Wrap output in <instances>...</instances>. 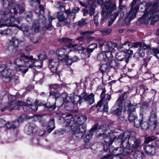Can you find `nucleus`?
<instances>
[{"label": "nucleus", "mask_w": 159, "mask_h": 159, "mask_svg": "<svg viewBox=\"0 0 159 159\" xmlns=\"http://www.w3.org/2000/svg\"><path fill=\"white\" fill-rule=\"evenodd\" d=\"M143 19L151 20V24H153L159 19V10L157 9V6L154 5L151 7L150 11L148 13H144L142 16Z\"/></svg>", "instance_id": "9"}, {"label": "nucleus", "mask_w": 159, "mask_h": 159, "mask_svg": "<svg viewBox=\"0 0 159 159\" xmlns=\"http://www.w3.org/2000/svg\"><path fill=\"white\" fill-rule=\"evenodd\" d=\"M57 18L58 20V21L60 22L65 21V23L68 24L69 22L66 20L67 17H66L64 16L62 12H58L57 16Z\"/></svg>", "instance_id": "35"}, {"label": "nucleus", "mask_w": 159, "mask_h": 159, "mask_svg": "<svg viewBox=\"0 0 159 159\" xmlns=\"http://www.w3.org/2000/svg\"><path fill=\"white\" fill-rule=\"evenodd\" d=\"M19 106H23V109L25 112L30 111V106L27 105L26 102L21 101H18L16 102V100L11 101L7 106H5L4 108L1 107L0 110L1 111H3L6 109H8L10 111L13 110H19L20 107Z\"/></svg>", "instance_id": "7"}, {"label": "nucleus", "mask_w": 159, "mask_h": 159, "mask_svg": "<svg viewBox=\"0 0 159 159\" xmlns=\"http://www.w3.org/2000/svg\"><path fill=\"white\" fill-rule=\"evenodd\" d=\"M106 90L104 88L100 95L101 99L98 102L96 107L99 111L107 112L108 111V102L111 98V95L106 94Z\"/></svg>", "instance_id": "6"}, {"label": "nucleus", "mask_w": 159, "mask_h": 159, "mask_svg": "<svg viewBox=\"0 0 159 159\" xmlns=\"http://www.w3.org/2000/svg\"><path fill=\"white\" fill-rule=\"evenodd\" d=\"M157 109L156 108H154L152 110L151 112V115L149 120L150 121L152 122V120L157 119V116L156 115Z\"/></svg>", "instance_id": "43"}, {"label": "nucleus", "mask_w": 159, "mask_h": 159, "mask_svg": "<svg viewBox=\"0 0 159 159\" xmlns=\"http://www.w3.org/2000/svg\"><path fill=\"white\" fill-rule=\"evenodd\" d=\"M145 153L149 155H153L156 153V149L155 146L152 145H145L143 147Z\"/></svg>", "instance_id": "25"}, {"label": "nucleus", "mask_w": 159, "mask_h": 159, "mask_svg": "<svg viewBox=\"0 0 159 159\" xmlns=\"http://www.w3.org/2000/svg\"><path fill=\"white\" fill-rule=\"evenodd\" d=\"M87 119L86 117L84 116H75L73 117L71 114H68L65 118L63 125L64 126L69 127V129H71L73 126V124L84 125V124L86 121Z\"/></svg>", "instance_id": "2"}, {"label": "nucleus", "mask_w": 159, "mask_h": 159, "mask_svg": "<svg viewBox=\"0 0 159 159\" xmlns=\"http://www.w3.org/2000/svg\"><path fill=\"white\" fill-rule=\"evenodd\" d=\"M80 9V8L79 7H75L71 11L72 15L74 16V17L73 18V19H74L75 18L74 16H75V14L78 13Z\"/></svg>", "instance_id": "61"}, {"label": "nucleus", "mask_w": 159, "mask_h": 159, "mask_svg": "<svg viewBox=\"0 0 159 159\" xmlns=\"http://www.w3.org/2000/svg\"><path fill=\"white\" fill-rule=\"evenodd\" d=\"M150 52L153 54L157 58L159 59V49L157 47L150 49Z\"/></svg>", "instance_id": "45"}, {"label": "nucleus", "mask_w": 159, "mask_h": 159, "mask_svg": "<svg viewBox=\"0 0 159 159\" xmlns=\"http://www.w3.org/2000/svg\"><path fill=\"white\" fill-rule=\"evenodd\" d=\"M86 126L84 125H77L73 128L72 131L74 134L73 137L74 139L78 140L83 136L86 132Z\"/></svg>", "instance_id": "13"}, {"label": "nucleus", "mask_w": 159, "mask_h": 159, "mask_svg": "<svg viewBox=\"0 0 159 159\" xmlns=\"http://www.w3.org/2000/svg\"><path fill=\"white\" fill-rule=\"evenodd\" d=\"M11 99V96H9L5 93L2 92L0 96V102L1 104L5 105V104L8 103L9 100Z\"/></svg>", "instance_id": "27"}, {"label": "nucleus", "mask_w": 159, "mask_h": 159, "mask_svg": "<svg viewBox=\"0 0 159 159\" xmlns=\"http://www.w3.org/2000/svg\"><path fill=\"white\" fill-rule=\"evenodd\" d=\"M94 33L93 31H87L82 32L81 34L84 35L85 43H89L90 40L93 39L92 36L88 35H91Z\"/></svg>", "instance_id": "30"}, {"label": "nucleus", "mask_w": 159, "mask_h": 159, "mask_svg": "<svg viewBox=\"0 0 159 159\" xmlns=\"http://www.w3.org/2000/svg\"><path fill=\"white\" fill-rule=\"evenodd\" d=\"M59 60L58 58H55L49 61V67L54 74L57 73V67L59 65Z\"/></svg>", "instance_id": "20"}, {"label": "nucleus", "mask_w": 159, "mask_h": 159, "mask_svg": "<svg viewBox=\"0 0 159 159\" xmlns=\"http://www.w3.org/2000/svg\"><path fill=\"white\" fill-rule=\"evenodd\" d=\"M97 137L101 139H103L105 143L104 145V150L105 152L109 150V148L110 145H111L114 141L116 139H119L118 138L117 139L112 138L109 136H107L105 134H99Z\"/></svg>", "instance_id": "15"}, {"label": "nucleus", "mask_w": 159, "mask_h": 159, "mask_svg": "<svg viewBox=\"0 0 159 159\" xmlns=\"http://www.w3.org/2000/svg\"><path fill=\"white\" fill-rule=\"evenodd\" d=\"M97 44L95 43H92L89 45L86 49V53L87 55V57H89L90 56V53L93 52L94 49L97 48Z\"/></svg>", "instance_id": "34"}, {"label": "nucleus", "mask_w": 159, "mask_h": 159, "mask_svg": "<svg viewBox=\"0 0 159 159\" xmlns=\"http://www.w3.org/2000/svg\"><path fill=\"white\" fill-rule=\"evenodd\" d=\"M62 87V86L61 84H54L52 85H50L49 88L51 89H61Z\"/></svg>", "instance_id": "58"}, {"label": "nucleus", "mask_w": 159, "mask_h": 159, "mask_svg": "<svg viewBox=\"0 0 159 159\" xmlns=\"http://www.w3.org/2000/svg\"><path fill=\"white\" fill-rule=\"evenodd\" d=\"M116 8L115 2H113L112 0H106L101 12L102 17L101 23L107 18L108 13H112L116 10Z\"/></svg>", "instance_id": "8"}, {"label": "nucleus", "mask_w": 159, "mask_h": 159, "mask_svg": "<svg viewBox=\"0 0 159 159\" xmlns=\"http://www.w3.org/2000/svg\"><path fill=\"white\" fill-rule=\"evenodd\" d=\"M11 124L12 129H15L19 126V123L18 121L16 120L11 122Z\"/></svg>", "instance_id": "63"}, {"label": "nucleus", "mask_w": 159, "mask_h": 159, "mask_svg": "<svg viewBox=\"0 0 159 159\" xmlns=\"http://www.w3.org/2000/svg\"><path fill=\"white\" fill-rule=\"evenodd\" d=\"M134 159H143L144 157V154L140 151H137L134 152Z\"/></svg>", "instance_id": "38"}, {"label": "nucleus", "mask_w": 159, "mask_h": 159, "mask_svg": "<svg viewBox=\"0 0 159 159\" xmlns=\"http://www.w3.org/2000/svg\"><path fill=\"white\" fill-rule=\"evenodd\" d=\"M97 60L100 62L106 61L104 54L102 53L98 54L97 56Z\"/></svg>", "instance_id": "48"}, {"label": "nucleus", "mask_w": 159, "mask_h": 159, "mask_svg": "<svg viewBox=\"0 0 159 159\" xmlns=\"http://www.w3.org/2000/svg\"><path fill=\"white\" fill-rule=\"evenodd\" d=\"M142 43L140 42L132 43V47L134 48H138L142 47Z\"/></svg>", "instance_id": "57"}, {"label": "nucleus", "mask_w": 159, "mask_h": 159, "mask_svg": "<svg viewBox=\"0 0 159 159\" xmlns=\"http://www.w3.org/2000/svg\"><path fill=\"white\" fill-rule=\"evenodd\" d=\"M127 92H124L123 94L121 95L119 98L117 99L116 102V103L114 106H116L120 107H122L123 103V101L127 97L126 95Z\"/></svg>", "instance_id": "31"}, {"label": "nucleus", "mask_w": 159, "mask_h": 159, "mask_svg": "<svg viewBox=\"0 0 159 159\" xmlns=\"http://www.w3.org/2000/svg\"><path fill=\"white\" fill-rule=\"evenodd\" d=\"M122 111V107L114 106L111 109V112L113 114L118 116L121 114Z\"/></svg>", "instance_id": "33"}, {"label": "nucleus", "mask_w": 159, "mask_h": 159, "mask_svg": "<svg viewBox=\"0 0 159 159\" xmlns=\"http://www.w3.org/2000/svg\"><path fill=\"white\" fill-rule=\"evenodd\" d=\"M72 40V39L67 37H63L59 40V41L61 43L68 44L67 45L64 47L66 48V50H68L69 51H84L85 50V48L84 47H77V44H72L71 43Z\"/></svg>", "instance_id": "12"}, {"label": "nucleus", "mask_w": 159, "mask_h": 159, "mask_svg": "<svg viewBox=\"0 0 159 159\" xmlns=\"http://www.w3.org/2000/svg\"><path fill=\"white\" fill-rule=\"evenodd\" d=\"M111 128L112 127L111 126H108L106 125H103L101 128L103 133L100 134H105L107 136L112 138L117 139V137L115 136V134L116 133L115 131L111 130Z\"/></svg>", "instance_id": "18"}, {"label": "nucleus", "mask_w": 159, "mask_h": 159, "mask_svg": "<svg viewBox=\"0 0 159 159\" xmlns=\"http://www.w3.org/2000/svg\"><path fill=\"white\" fill-rule=\"evenodd\" d=\"M9 80L10 82H16V81L18 80V77L15 75H12L11 76H10Z\"/></svg>", "instance_id": "56"}, {"label": "nucleus", "mask_w": 159, "mask_h": 159, "mask_svg": "<svg viewBox=\"0 0 159 159\" xmlns=\"http://www.w3.org/2000/svg\"><path fill=\"white\" fill-rule=\"evenodd\" d=\"M55 7L57 8L60 9L61 10L65 8V6L64 3L61 2H56Z\"/></svg>", "instance_id": "54"}, {"label": "nucleus", "mask_w": 159, "mask_h": 159, "mask_svg": "<svg viewBox=\"0 0 159 159\" xmlns=\"http://www.w3.org/2000/svg\"><path fill=\"white\" fill-rule=\"evenodd\" d=\"M96 0H86V2L89 7H96Z\"/></svg>", "instance_id": "52"}, {"label": "nucleus", "mask_w": 159, "mask_h": 159, "mask_svg": "<svg viewBox=\"0 0 159 159\" xmlns=\"http://www.w3.org/2000/svg\"><path fill=\"white\" fill-rule=\"evenodd\" d=\"M109 69L107 65L106 64H103L100 67V71L101 73H103L108 71Z\"/></svg>", "instance_id": "46"}, {"label": "nucleus", "mask_w": 159, "mask_h": 159, "mask_svg": "<svg viewBox=\"0 0 159 159\" xmlns=\"http://www.w3.org/2000/svg\"><path fill=\"white\" fill-rule=\"evenodd\" d=\"M112 51H109L105 52L104 55L106 59V61L107 62L112 60L113 57V55L111 52Z\"/></svg>", "instance_id": "41"}, {"label": "nucleus", "mask_w": 159, "mask_h": 159, "mask_svg": "<svg viewBox=\"0 0 159 159\" xmlns=\"http://www.w3.org/2000/svg\"><path fill=\"white\" fill-rule=\"evenodd\" d=\"M32 17V15L31 12L29 11L26 14L25 18L28 22L29 21L28 19H29L30 20H31Z\"/></svg>", "instance_id": "59"}, {"label": "nucleus", "mask_w": 159, "mask_h": 159, "mask_svg": "<svg viewBox=\"0 0 159 159\" xmlns=\"http://www.w3.org/2000/svg\"><path fill=\"white\" fill-rule=\"evenodd\" d=\"M37 127L34 123H30L27 124L24 128L25 132L27 134H33L36 132Z\"/></svg>", "instance_id": "23"}, {"label": "nucleus", "mask_w": 159, "mask_h": 159, "mask_svg": "<svg viewBox=\"0 0 159 159\" xmlns=\"http://www.w3.org/2000/svg\"><path fill=\"white\" fill-rule=\"evenodd\" d=\"M39 10L37 9L35 10V13L38 15L39 19L38 22L39 24L41 23L44 25L45 28L48 30H51L53 29V27L52 25L51 22L53 20L55 19V18H53L51 16H49L48 19V20L49 23L46 24V18L43 15L45 8L42 5H39Z\"/></svg>", "instance_id": "5"}, {"label": "nucleus", "mask_w": 159, "mask_h": 159, "mask_svg": "<svg viewBox=\"0 0 159 159\" xmlns=\"http://www.w3.org/2000/svg\"><path fill=\"white\" fill-rule=\"evenodd\" d=\"M93 133L89 131V133L86 134L84 139V141L85 142H89L90 139H91L92 136L93 135Z\"/></svg>", "instance_id": "53"}, {"label": "nucleus", "mask_w": 159, "mask_h": 159, "mask_svg": "<svg viewBox=\"0 0 159 159\" xmlns=\"http://www.w3.org/2000/svg\"><path fill=\"white\" fill-rule=\"evenodd\" d=\"M115 56L116 59L119 61L125 60L126 63L129 61V59L125 58L126 54L124 52L119 51L116 53Z\"/></svg>", "instance_id": "28"}, {"label": "nucleus", "mask_w": 159, "mask_h": 159, "mask_svg": "<svg viewBox=\"0 0 159 159\" xmlns=\"http://www.w3.org/2000/svg\"><path fill=\"white\" fill-rule=\"evenodd\" d=\"M55 123L54 119H52L49 121L47 126L48 133H50L55 129Z\"/></svg>", "instance_id": "36"}, {"label": "nucleus", "mask_w": 159, "mask_h": 159, "mask_svg": "<svg viewBox=\"0 0 159 159\" xmlns=\"http://www.w3.org/2000/svg\"><path fill=\"white\" fill-rule=\"evenodd\" d=\"M50 96H52L56 98L59 97L61 96L60 93L59 92H55L53 91L50 92Z\"/></svg>", "instance_id": "55"}, {"label": "nucleus", "mask_w": 159, "mask_h": 159, "mask_svg": "<svg viewBox=\"0 0 159 159\" xmlns=\"http://www.w3.org/2000/svg\"><path fill=\"white\" fill-rule=\"evenodd\" d=\"M121 144L120 148H117V151H116V155H126L131 153L133 152L132 149H129L126 147H125L122 144V140L121 141Z\"/></svg>", "instance_id": "22"}, {"label": "nucleus", "mask_w": 159, "mask_h": 159, "mask_svg": "<svg viewBox=\"0 0 159 159\" xmlns=\"http://www.w3.org/2000/svg\"><path fill=\"white\" fill-rule=\"evenodd\" d=\"M40 26L38 20H34L33 23L32 27L29 29L28 26L24 24H22L19 26V29L22 30L25 33L29 32L30 34H33L39 32Z\"/></svg>", "instance_id": "14"}, {"label": "nucleus", "mask_w": 159, "mask_h": 159, "mask_svg": "<svg viewBox=\"0 0 159 159\" xmlns=\"http://www.w3.org/2000/svg\"><path fill=\"white\" fill-rule=\"evenodd\" d=\"M70 51L68 50H66L65 47H64L57 49L56 51V53L58 56V59L61 61H63L65 58L68 57L66 53H69Z\"/></svg>", "instance_id": "21"}, {"label": "nucleus", "mask_w": 159, "mask_h": 159, "mask_svg": "<svg viewBox=\"0 0 159 159\" xmlns=\"http://www.w3.org/2000/svg\"><path fill=\"white\" fill-rule=\"evenodd\" d=\"M111 29H108L107 30H104L101 31L102 34L105 35H107L111 33Z\"/></svg>", "instance_id": "60"}, {"label": "nucleus", "mask_w": 159, "mask_h": 159, "mask_svg": "<svg viewBox=\"0 0 159 159\" xmlns=\"http://www.w3.org/2000/svg\"><path fill=\"white\" fill-rule=\"evenodd\" d=\"M128 114L129 121L134 122V125L136 128L141 127L144 130H146L148 128V123L143 119L142 116H137L136 112L128 113Z\"/></svg>", "instance_id": "3"}, {"label": "nucleus", "mask_w": 159, "mask_h": 159, "mask_svg": "<svg viewBox=\"0 0 159 159\" xmlns=\"http://www.w3.org/2000/svg\"><path fill=\"white\" fill-rule=\"evenodd\" d=\"M107 62L109 63V66L111 68H116L119 65L117 61L115 60H111Z\"/></svg>", "instance_id": "44"}, {"label": "nucleus", "mask_w": 159, "mask_h": 159, "mask_svg": "<svg viewBox=\"0 0 159 159\" xmlns=\"http://www.w3.org/2000/svg\"><path fill=\"white\" fill-rule=\"evenodd\" d=\"M29 63L30 66V68L32 66H35L39 68H40L42 66V61L40 60H36L35 59L32 58L29 60Z\"/></svg>", "instance_id": "26"}, {"label": "nucleus", "mask_w": 159, "mask_h": 159, "mask_svg": "<svg viewBox=\"0 0 159 159\" xmlns=\"http://www.w3.org/2000/svg\"><path fill=\"white\" fill-rule=\"evenodd\" d=\"M139 5H136L133 9L130 8V9L128 13L126 16L125 17V20L129 22H130L132 19H134L136 16L137 13L139 10Z\"/></svg>", "instance_id": "19"}, {"label": "nucleus", "mask_w": 159, "mask_h": 159, "mask_svg": "<svg viewBox=\"0 0 159 159\" xmlns=\"http://www.w3.org/2000/svg\"><path fill=\"white\" fill-rule=\"evenodd\" d=\"M39 60L42 61L47 57V55L44 52L41 53L39 56H38Z\"/></svg>", "instance_id": "62"}, {"label": "nucleus", "mask_w": 159, "mask_h": 159, "mask_svg": "<svg viewBox=\"0 0 159 159\" xmlns=\"http://www.w3.org/2000/svg\"><path fill=\"white\" fill-rule=\"evenodd\" d=\"M119 14V13H118V12H116L113 13L111 15L110 18L111 20V24L113 23V22L115 20Z\"/></svg>", "instance_id": "51"}, {"label": "nucleus", "mask_w": 159, "mask_h": 159, "mask_svg": "<svg viewBox=\"0 0 159 159\" xmlns=\"http://www.w3.org/2000/svg\"><path fill=\"white\" fill-rule=\"evenodd\" d=\"M20 57L16 59L14 63L16 66H21L29 63V60L32 58V56L28 54L25 55L24 53H20Z\"/></svg>", "instance_id": "16"}, {"label": "nucleus", "mask_w": 159, "mask_h": 159, "mask_svg": "<svg viewBox=\"0 0 159 159\" xmlns=\"http://www.w3.org/2000/svg\"><path fill=\"white\" fill-rule=\"evenodd\" d=\"M117 46L116 43L111 41L107 42L105 41L100 42L99 45V47L103 52H106L112 51Z\"/></svg>", "instance_id": "17"}, {"label": "nucleus", "mask_w": 159, "mask_h": 159, "mask_svg": "<svg viewBox=\"0 0 159 159\" xmlns=\"http://www.w3.org/2000/svg\"><path fill=\"white\" fill-rule=\"evenodd\" d=\"M157 138V137L154 136L147 137L145 138L144 143H148L155 140Z\"/></svg>", "instance_id": "49"}, {"label": "nucleus", "mask_w": 159, "mask_h": 159, "mask_svg": "<svg viewBox=\"0 0 159 159\" xmlns=\"http://www.w3.org/2000/svg\"><path fill=\"white\" fill-rule=\"evenodd\" d=\"M131 135L130 132L127 131L120 134L118 138L122 140V144L123 146L128 148L132 149L133 151V149H137L140 146L142 142L140 139L131 136Z\"/></svg>", "instance_id": "1"}, {"label": "nucleus", "mask_w": 159, "mask_h": 159, "mask_svg": "<svg viewBox=\"0 0 159 159\" xmlns=\"http://www.w3.org/2000/svg\"><path fill=\"white\" fill-rule=\"evenodd\" d=\"M10 44L12 45L15 48H17L19 44V41L17 39L13 38L10 41Z\"/></svg>", "instance_id": "47"}, {"label": "nucleus", "mask_w": 159, "mask_h": 159, "mask_svg": "<svg viewBox=\"0 0 159 159\" xmlns=\"http://www.w3.org/2000/svg\"><path fill=\"white\" fill-rule=\"evenodd\" d=\"M11 70L7 68L6 67L2 73V75L6 78L10 77V76L11 74Z\"/></svg>", "instance_id": "42"}, {"label": "nucleus", "mask_w": 159, "mask_h": 159, "mask_svg": "<svg viewBox=\"0 0 159 159\" xmlns=\"http://www.w3.org/2000/svg\"><path fill=\"white\" fill-rule=\"evenodd\" d=\"M147 107H144L142 105L140 107V113L139 115L141 116V117H142V116H143V119L144 120V119L143 116L144 114L146 113V111H147Z\"/></svg>", "instance_id": "50"}, {"label": "nucleus", "mask_w": 159, "mask_h": 159, "mask_svg": "<svg viewBox=\"0 0 159 159\" xmlns=\"http://www.w3.org/2000/svg\"><path fill=\"white\" fill-rule=\"evenodd\" d=\"M34 48V46L32 45H30L27 46L25 48V50L26 52H30L32 51Z\"/></svg>", "instance_id": "64"}, {"label": "nucleus", "mask_w": 159, "mask_h": 159, "mask_svg": "<svg viewBox=\"0 0 159 159\" xmlns=\"http://www.w3.org/2000/svg\"><path fill=\"white\" fill-rule=\"evenodd\" d=\"M127 11V9L126 6L125 5H122V4H119L118 7V13L120 14V16L121 18H122L124 16L125 13Z\"/></svg>", "instance_id": "32"}, {"label": "nucleus", "mask_w": 159, "mask_h": 159, "mask_svg": "<svg viewBox=\"0 0 159 159\" xmlns=\"http://www.w3.org/2000/svg\"><path fill=\"white\" fill-rule=\"evenodd\" d=\"M139 89H137V91L139 90V93L141 95L142 97L143 95H144L146 91L148 90V89L147 87L143 85H140L139 87Z\"/></svg>", "instance_id": "40"}, {"label": "nucleus", "mask_w": 159, "mask_h": 159, "mask_svg": "<svg viewBox=\"0 0 159 159\" xmlns=\"http://www.w3.org/2000/svg\"><path fill=\"white\" fill-rule=\"evenodd\" d=\"M12 12L11 10L8 9L5 12L3 13L2 12L0 13H3L2 15L3 17H2V18L4 20L8 21L11 26L19 28L18 24H20V21L18 19L15 18L14 16H12Z\"/></svg>", "instance_id": "11"}, {"label": "nucleus", "mask_w": 159, "mask_h": 159, "mask_svg": "<svg viewBox=\"0 0 159 159\" xmlns=\"http://www.w3.org/2000/svg\"><path fill=\"white\" fill-rule=\"evenodd\" d=\"M30 65L29 63H27L24 65L21 66H16L14 68L12 67V65L10 67V69L11 70H15L16 71H20L23 74H25L27 72L28 70V68H30Z\"/></svg>", "instance_id": "24"}, {"label": "nucleus", "mask_w": 159, "mask_h": 159, "mask_svg": "<svg viewBox=\"0 0 159 159\" xmlns=\"http://www.w3.org/2000/svg\"><path fill=\"white\" fill-rule=\"evenodd\" d=\"M3 6L5 7H8L9 8L7 9L5 11L8 9L10 10L11 8L12 9V12L14 13V15H16L18 13H21L24 11V8L22 7H20L19 4L15 1H11L10 2L8 0H1Z\"/></svg>", "instance_id": "10"}, {"label": "nucleus", "mask_w": 159, "mask_h": 159, "mask_svg": "<svg viewBox=\"0 0 159 159\" xmlns=\"http://www.w3.org/2000/svg\"><path fill=\"white\" fill-rule=\"evenodd\" d=\"M124 105L125 107H128L127 113L136 112V107L132 104L130 101L127 100L125 103Z\"/></svg>", "instance_id": "29"}, {"label": "nucleus", "mask_w": 159, "mask_h": 159, "mask_svg": "<svg viewBox=\"0 0 159 159\" xmlns=\"http://www.w3.org/2000/svg\"><path fill=\"white\" fill-rule=\"evenodd\" d=\"M145 51L144 49L141 48L139 49L138 52L134 53V57L136 58H138L140 57H143L145 55Z\"/></svg>", "instance_id": "39"}, {"label": "nucleus", "mask_w": 159, "mask_h": 159, "mask_svg": "<svg viewBox=\"0 0 159 159\" xmlns=\"http://www.w3.org/2000/svg\"><path fill=\"white\" fill-rule=\"evenodd\" d=\"M40 106H44L47 108H48L49 111H51L54 110L56 108V102L54 104H51L49 102H47L45 104L41 103L39 104Z\"/></svg>", "instance_id": "37"}, {"label": "nucleus", "mask_w": 159, "mask_h": 159, "mask_svg": "<svg viewBox=\"0 0 159 159\" xmlns=\"http://www.w3.org/2000/svg\"><path fill=\"white\" fill-rule=\"evenodd\" d=\"M74 97L72 102L75 105L78 104L81 105L82 103L84 102H86L91 105L93 104L95 101L94 94L93 93H91L89 95H87L86 93L83 92L80 95H78V94H76L74 93Z\"/></svg>", "instance_id": "4"}]
</instances>
